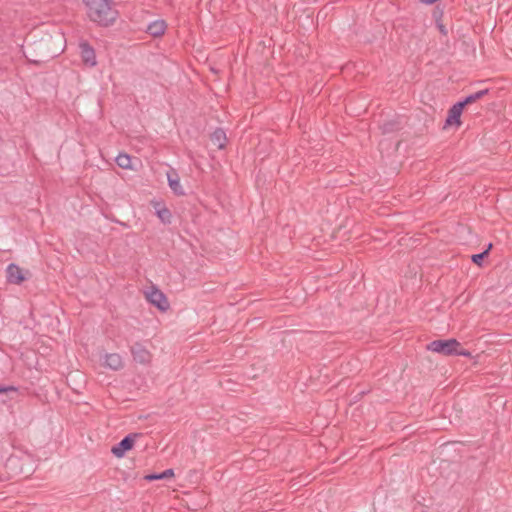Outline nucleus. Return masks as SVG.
I'll return each instance as SVG.
<instances>
[{"mask_svg": "<svg viewBox=\"0 0 512 512\" xmlns=\"http://www.w3.org/2000/svg\"><path fill=\"white\" fill-rule=\"evenodd\" d=\"M89 19L101 27L112 26L118 16V10L111 0H83Z\"/></svg>", "mask_w": 512, "mask_h": 512, "instance_id": "nucleus-1", "label": "nucleus"}, {"mask_svg": "<svg viewBox=\"0 0 512 512\" xmlns=\"http://www.w3.org/2000/svg\"><path fill=\"white\" fill-rule=\"evenodd\" d=\"M459 347L460 343L454 338L439 339L430 342L427 345V350L441 355L450 356L454 355V352H456V348Z\"/></svg>", "mask_w": 512, "mask_h": 512, "instance_id": "nucleus-2", "label": "nucleus"}, {"mask_svg": "<svg viewBox=\"0 0 512 512\" xmlns=\"http://www.w3.org/2000/svg\"><path fill=\"white\" fill-rule=\"evenodd\" d=\"M140 434L138 433H130L126 435L119 443L114 445L111 449V452L117 458H122L125 453L133 448L136 438H138Z\"/></svg>", "mask_w": 512, "mask_h": 512, "instance_id": "nucleus-3", "label": "nucleus"}, {"mask_svg": "<svg viewBox=\"0 0 512 512\" xmlns=\"http://www.w3.org/2000/svg\"><path fill=\"white\" fill-rule=\"evenodd\" d=\"M146 299L152 305L157 307L160 311H167L169 309V302L165 294L157 288H152L146 293Z\"/></svg>", "mask_w": 512, "mask_h": 512, "instance_id": "nucleus-4", "label": "nucleus"}, {"mask_svg": "<svg viewBox=\"0 0 512 512\" xmlns=\"http://www.w3.org/2000/svg\"><path fill=\"white\" fill-rule=\"evenodd\" d=\"M79 49L81 59L85 65L89 67L97 65L95 50L87 41H81L79 43Z\"/></svg>", "mask_w": 512, "mask_h": 512, "instance_id": "nucleus-5", "label": "nucleus"}, {"mask_svg": "<svg viewBox=\"0 0 512 512\" xmlns=\"http://www.w3.org/2000/svg\"><path fill=\"white\" fill-rule=\"evenodd\" d=\"M133 360L139 364H148L151 361V353L141 343H135L130 348Z\"/></svg>", "mask_w": 512, "mask_h": 512, "instance_id": "nucleus-6", "label": "nucleus"}, {"mask_svg": "<svg viewBox=\"0 0 512 512\" xmlns=\"http://www.w3.org/2000/svg\"><path fill=\"white\" fill-rule=\"evenodd\" d=\"M103 366L113 371H118L123 368L124 363L120 354L106 353L103 357Z\"/></svg>", "mask_w": 512, "mask_h": 512, "instance_id": "nucleus-7", "label": "nucleus"}, {"mask_svg": "<svg viewBox=\"0 0 512 512\" xmlns=\"http://www.w3.org/2000/svg\"><path fill=\"white\" fill-rule=\"evenodd\" d=\"M6 277L7 281L12 284H20L25 279L21 268L14 263L7 266Z\"/></svg>", "mask_w": 512, "mask_h": 512, "instance_id": "nucleus-8", "label": "nucleus"}, {"mask_svg": "<svg viewBox=\"0 0 512 512\" xmlns=\"http://www.w3.org/2000/svg\"><path fill=\"white\" fill-rule=\"evenodd\" d=\"M152 206L155 209L157 217L163 224H170L172 220V214L170 210L165 206L163 202L152 201Z\"/></svg>", "mask_w": 512, "mask_h": 512, "instance_id": "nucleus-9", "label": "nucleus"}, {"mask_svg": "<svg viewBox=\"0 0 512 512\" xmlns=\"http://www.w3.org/2000/svg\"><path fill=\"white\" fill-rule=\"evenodd\" d=\"M463 104L462 103H455L448 112V117L446 119V125H453L456 124L459 126L461 124L460 116L463 111Z\"/></svg>", "mask_w": 512, "mask_h": 512, "instance_id": "nucleus-10", "label": "nucleus"}, {"mask_svg": "<svg viewBox=\"0 0 512 512\" xmlns=\"http://www.w3.org/2000/svg\"><path fill=\"white\" fill-rule=\"evenodd\" d=\"M167 180L170 189L173 191L175 195L182 196L185 194V191L182 185L180 184L178 174L175 171L167 173Z\"/></svg>", "mask_w": 512, "mask_h": 512, "instance_id": "nucleus-11", "label": "nucleus"}, {"mask_svg": "<svg viewBox=\"0 0 512 512\" xmlns=\"http://www.w3.org/2000/svg\"><path fill=\"white\" fill-rule=\"evenodd\" d=\"M166 28L164 20H155L147 26L146 32L153 37H159L165 33Z\"/></svg>", "mask_w": 512, "mask_h": 512, "instance_id": "nucleus-12", "label": "nucleus"}, {"mask_svg": "<svg viewBox=\"0 0 512 512\" xmlns=\"http://www.w3.org/2000/svg\"><path fill=\"white\" fill-rule=\"evenodd\" d=\"M226 140V133L221 128H217L211 135V141L218 149L225 147Z\"/></svg>", "mask_w": 512, "mask_h": 512, "instance_id": "nucleus-13", "label": "nucleus"}, {"mask_svg": "<svg viewBox=\"0 0 512 512\" xmlns=\"http://www.w3.org/2000/svg\"><path fill=\"white\" fill-rule=\"evenodd\" d=\"M173 476H174L173 469H166L165 471H163L161 473L148 474L144 477V479L151 482L154 480H162V479L171 478Z\"/></svg>", "mask_w": 512, "mask_h": 512, "instance_id": "nucleus-14", "label": "nucleus"}, {"mask_svg": "<svg viewBox=\"0 0 512 512\" xmlns=\"http://www.w3.org/2000/svg\"><path fill=\"white\" fill-rule=\"evenodd\" d=\"M488 92H489L488 89H483V90L477 91V92H475L473 94H470V95L466 96L463 100L459 101V103H462L463 107H465L466 105H468L470 103H473V102H475L478 99H481Z\"/></svg>", "mask_w": 512, "mask_h": 512, "instance_id": "nucleus-15", "label": "nucleus"}, {"mask_svg": "<svg viewBox=\"0 0 512 512\" xmlns=\"http://www.w3.org/2000/svg\"><path fill=\"white\" fill-rule=\"evenodd\" d=\"M117 165L123 169L131 168V158L128 154L121 153L115 159Z\"/></svg>", "mask_w": 512, "mask_h": 512, "instance_id": "nucleus-16", "label": "nucleus"}, {"mask_svg": "<svg viewBox=\"0 0 512 512\" xmlns=\"http://www.w3.org/2000/svg\"><path fill=\"white\" fill-rule=\"evenodd\" d=\"M488 255V250H484L483 252L481 253H478V254H474L472 255L471 257V260L474 264L476 265H481L482 264V261L483 259Z\"/></svg>", "mask_w": 512, "mask_h": 512, "instance_id": "nucleus-17", "label": "nucleus"}, {"mask_svg": "<svg viewBox=\"0 0 512 512\" xmlns=\"http://www.w3.org/2000/svg\"><path fill=\"white\" fill-rule=\"evenodd\" d=\"M18 388L15 386H4L0 384V394L8 393V392H17Z\"/></svg>", "mask_w": 512, "mask_h": 512, "instance_id": "nucleus-18", "label": "nucleus"}, {"mask_svg": "<svg viewBox=\"0 0 512 512\" xmlns=\"http://www.w3.org/2000/svg\"><path fill=\"white\" fill-rule=\"evenodd\" d=\"M454 355L464 356V357H471V352H469L468 350L463 349L460 346L459 348H456V352H454Z\"/></svg>", "mask_w": 512, "mask_h": 512, "instance_id": "nucleus-19", "label": "nucleus"}, {"mask_svg": "<svg viewBox=\"0 0 512 512\" xmlns=\"http://www.w3.org/2000/svg\"><path fill=\"white\" fill-rule=\"evenodd\" d=\"M437 27L442 35H447L448 31L441 22H437Z\"/></svg>", "mask_w": 512, "mask_h": 512, "instance_id": "nucleus-20", "label": "nucleus"}, {"mask_svg": "<svg viewBox=\"0 0 512 512\" xmlns=\"http://www.w3.org/2000/svg\"><path fill=\"white\" fill-rule=\"evenodd\" d=\"M16 462H17V459H16V458H9V460H8V463H9V464H12V465H15V464H16Z\"/></svg>", "mask_w": 512, "mask_h": 512, "instance_id": "nucleus-21", "label": "nucleus"}, {"mask_svg": "<svg viewBox=\"0 0 512 512\" xmlns=\"http://www.w3.org/2000/svg\"><path fill=\"white\" fill-rule=\"evenodd\" d=\"M436 1L437 0H421V2L426 3V4H433Z\"/></svg>", "mask_w": 512, "mask_h": 512, "instance_id": "nucleus-22", "label": "nucleus"}, {"mask_svg": "<svg viewBox=\"0 0 512 512\" xmlns=\"http://www.w3.org/2000/svg\"><path fill=\"white\" fill-rule=\"evenodd\" d=\"M491 248H492V244L489 243L486 250H488V252H489Z\"/></svg>", "mask_w": 512, "mask_h": 512, "instance_id": "nucleus-23", "label": "nucleus"}, {"mask_svg": "<svg viewBox=\"0 0 512 512\" xmlns=\"http://www.w3.org/2000/svg\"><path fill=\"white\" fill-rule=\"evenodd\" d=\"M383 130H384V132L389 131V129H388V127H387V125H384Z\"/></svg>", "mask_w": 512, "mask_h": 512, "instance_id": "nucleus-24", "label": "nucleus"}]
</instances>
